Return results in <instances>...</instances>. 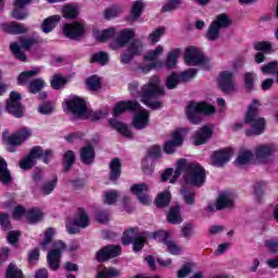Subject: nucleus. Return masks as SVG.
Wrapping results in <instances>:
<instances>
[{
    "mask_svg": "<svg viewBox=\"0 0 278 278\" xmlns=\"http://www.w3.org/2000/svg\"><path fill=\"white\" fill-rule=\"evenodd\" d=\"M182 175V182L189 186H195V188H201L205 184L206 175L205 169L199 165V163L189 162L186 159H179L176 162L175 172L173 168H167L161 175L162 181H168L169 184H175L179 177Z\"/></svg>",
    "mask_w": 278,
    "mask_h": 278,
    "instance_id": "1",
    "label": "nucleus"
},
{
    "mask_svg": "<svg viewBox=\"0 0 278 278\" xmlns=\"http://www.w3.org/2000/svg\"><path fill=\"white\" fill-rule=\"evenodd\" d=\"M128 90L132 97H137V99H139L143 105L150 108V110H160L162 108V102L155 101L157 97L164 94V88L160 85V77L152 76L150 80L143 85L140 92H137L138 83L130 84Z\"/></svg>",
    "mask_w": 278,
    "mask_h": 278,
    "instance_id": "2",
    "label": "nucleus"
},
{
    "mask_svg": "<svg viewBox=\"0 0 278 278\" xmlns=\"http://www.w3.org/2000/svg\"><path fill=\"white\" fill-rule=\"evenodd\" d=\"M123 112H136L132 121L136 129H146V127H149L150 113L147 109H142L140 103L134 101L118 102L113 110V116H121Z\"/></svg>",
    "mask_w": 278,
    "mask_h": 278,
    "instance_id": "3",
    "label": "nucleus"
},
{
    "mask_svg": "<svg viewBox=\"0 0 278 278\" xmlns=\"http://www.w3.org/2000/svg\"><path fill=\"white\" fill-rule=\"evenodd\" d=\"M65 105L70 114H73L76 118H90V121H100L103 118V113L92 111L86 106V101L79 97H72L65 101Z\"/></svg>",
    "mask_w": 278,
    "mask_h": 278,
    "instance_id": "4",
    "label": "nucleus"
},
{
    "mask_svg": "<svg viewBox=\"0 0 278 278\" xmlns=\"http://www.w3.org/2000/svg\"><path fill=\"white\" fill-rule=\"evenodd\" d=\"M216 108L207 102H190L186 108V116L192 125H199L203 121V114H214Z\"/></svg>",
    "mask_w": 278,
    "mask_h": 278,
    "instance_id": "5",
    "label": "nucleus"
},
{
    "mask_svg": "<svg viewBox=\"0 0 278 278\" xmlns=\"http://www.w3.org/2000/svg\"><path fill=\"white\" fill-rule=\"evenodd\" d=\"M260 110V102L254 100L252 104L248 109V113L245 115V123L251 125L252 132L255 136H260V134H264V129L266 128V121L260 116H257V111Z\"/></svg>",
    "mask_w": 278,
    "mask_h": 278,
    "instance_id": "6",
    "label": "nucleus"
},
{
    "mask_svg": "<svg viewBox=\"0 0 278 278\" xmlns=\"http://www.w3.org/2000/svg\"><path fill=\"white\" fill-rule=\"evenodd\" d=\"M42 159L47 164L51 157H53V152L51 150H43L40 147H35L30 150L29 154L20 161V168L23 170H28L36 165V161Z\"/></svg>",
    "mask_w": 278,
    "mask_h": 278,
    "instance_id": "7",
    "label": "nucleus"
},
{
    "mask_svg": "<svg viewBox=\"0 0 278 278\" xmlns=\"http://www.w3.org/2000/svg\"><path fill=\"white\" fill-rule=\"evenodd\" d=\"M185 62L188 66H202V68H210V60L203 55V52L194 47H189L185 53Z\"/></svg>",
    "mask_w": 278,
    "mask_h": 278,
    "instance_id": "8",
    "label": "nucleus"
},
{
    "mask_svg": "<svg viewBox=\"0 0 278 278\" xmlns=\"http://www.w3.org/2000/svg\"><path fill=\"white\" fill-rule=\"evenodd\" d=\"M66 251V244L62 241H55L52 249L47 254L48 266L51 270H58L62 260V253Z\"/></svg>",
    "mask_w": 278,
    "mask_h": 278,
    "instance_id": "9",
    "label": "nucleus"
},
{
    "mask_svg": "<svg viewBox=\"0 0 278 278\" xmlns=\"http://www.w3.org/2000/svg\"><path fill=\"white\" fill-rule=\"evenodd\" d=\"M90 225V217L84 208H78L73 222L66 223L68 233H79V229H86Z\"/></svg>",
    "mask_w": 278,
    "mask_h": 278,
    "instance_id": "10",
    "label": "nucleus"
},
{
    "mask_svg": "<svg viewBox=\"0 0 278 278\" xmlns=\"http://www.w3.org/2000/svg\"><path fill=\"white\" fill-rule=\"evenodd\" d=\"M164 53V47L157 46L155 49L149 50L146 55L144 60L148 62H152L150 65H146L141 67L142 73H150L153 68H162L164 66V62L157 60Z\"/></svg>",
    "mask_w": 278,
    "mask_h": 278,
    "instance_id": "11",
    "label": "nucleus"
},
{
    "mask_svg": "<svg viewBox=\"0 0 278 278\" xmlns=\"http://www.w3.org/2000/svg\"><path fill=\"white\" fill-rule=\"evenodd\" d=\"M230 23L231 22L226 14H219L208 27L206 33L207 40H218V36H220V29H223V27H229Z\"/></svg>",
    "mask_w": 278,
    "mask_h": 278,
    "instance_id": "12",
    "label": "nucleus"
},
{
    "mask_svg": "<svg viewBox=\"0 0 278 278\" xmlns=\"http://www.w3.org/2000/svg\"><path fill=\"white\" fill-rule=\"evenodd\" d=\"M187 134H188V129L186 128H180L175 130L170 136V140L166 141L164 144L165 153L167 154L175 153V149L184 144V138H186Z\"/></svg>",
    "mask_w": 278,
    "mask_h": 278,
    "instance_id": "13",
    "label": "nucleus"
},
{
    "mask_svg": "<svg viewBox=\"0 0 278 278\" xmlns=\"http://www.w3.org/2000/svg\"><path fill=\"white\" fill-rule=\"evenodd\" d=\"M144 51V45L141 40H135L129 43L127 51L123 52L121 55L122 64H129L136 55H140Z\"/></svg>",
    "mask_w": 278,
    "mask_h": 278,
    "instance_id": "14",
    "label": "nucleus"
},
{
    "mask_svg": "<svg viewBox=\"0 0 278 278\" xmlns=\"http://www.w3.org/2000/svg\"><path fill=\"white\" fill-rule=\"evenodd\" d=\"M63 34L66 38L77 40L86 34V26L81 22H74L72 24H65L63 26Z\"/></svg>",
    "mask_w": 278,
    "mask_h": 278,
    "instance_id": "15",
    "label": "nucleus"
},
{
    "mask_svg": "<svg viewBox=\"0 0 278 278\" xmlns=\"http://www.w3.org/2000/svg\"><path fill=\"white\" fill-rule=\"evenodd\" d=\"M7 110L9 114L15 116V118H21L23 116V105H21V93L11 92L10 99L7 102Z\"/></svg>",
    "mask_w": 278,
    "mask_h": 278,
    "instance_id": "16",
    "label": "nucleus"
},
{
    "mask_svg": "<svg viewBox=\"0 0 278 278\" xmlns=\"http://www.w3.org/2000/svg\"><path fill=\"white\" fill-rule=\"evenodd\" d=\"M218 84L223 92H233L236 90V79H233V73L224 71L219 74Z\"/></svg>",
    "mask_w": 278,
    "mask_h": 278,
    "instance_id": "17",
    "label": "nucleus"
},
{
    "mask_svg": "<svg viewBox=\"0 0 278 278\" xmlns=\"http://www.w3.org/2000/svg\"><path fill=\"white\" fill-rule=\"evenodd\" d=\"M118 255H121L119 245H105L97 252L96 260L98 262H108V260L118 257Z\"/></svg>",
    "mask_w": 278,
    "mask_h": 278,
    "instance_id": "18",
    "label": "nucleus"
},
{
    "mask_svg": "<svg viewBox=\"0 0 278 278\" xmlns=\"http://www.w3.org/2000/svg\"><path fill=\"white\" fill-rule=\"evenodd\" d=\"M214 134V127L206 125L197 130L192 136V142L195 144V147H199L201 144H205L212 138V135Z\"/></svg>",
    "mask_w": 278,
    "mask_h": 278,
    "instance_id": "19",
    "label": "nucleus"
},
{
    "mask_svg": "<svg viewBox=\"0 0 278 278\" xmlns=\"http://www.w3.org/2000/svg\"><path fill=\"white\" fill-rule=\"evenodd\" d=\"M233 206V194L229 192H222L216 201V204H210L207 206L208 212H214V210H225L227 207Z\"/></svg>",
    "mask_w": 278,
    "mask_h": 278,
    "instance_id": "20",
    "label": "nucleus"
},
{
    "mask_svg": "<svg viewBox=\"0 0 278 278\" xmlns=\"http://www.w3.org/2000/svg\"><path fill=\"white\" fill-rule=\"evenodd\" d=\"M132 194L138 197V200L142 205H151V195L149 194V185L147 184H138L131 187Z\"/></svg>",
    "mask_w": 278,
    "mask_h": 278,
    "instance_id": "21",
    "label": "nucleus"
},
{
    "mask_svg": "<svg viewBox=\"0 0 278 278\" xmlns=\"http://www.w3.org/2000/svg\"><path fill=\"white\" fill-rule=\"evenodd\" d=\"M231 155H233V150H231V148L219 150L213 153L211 156V164L219 168L220 166H224V164H227L229 160H231Z\"/></svg>",
    "mask_w": 278,
    "mask_h": 278,
    "instance_id": "22",
    "label": "nucleus"
},
{
    "mask_svg": "<svg viewBox=\"0 0 278 278\" xmlns=\"http://www.w3.org/2000/svg\"><path fill=\"white\" fill-rule=\"evenodd\" d=\"M134 36V29L126 28L121 30L118 36L111 41V49H123V47H125V45H127V42H129Z\"/></svg>",
    "mask_w": 278,
    "mask_h": 278,
    "instance_id": "23",
    "label": "nucleus"
},
{
    "mask_svg": "<svg viewBox=\"0 0 278 278\" xmlns=\"http://www.w3.org/2000/svg\"><path fill=\"white\" fill-rule=\"evenodd\" d=\"M29 138H31V129L22 127L15 134L11 135L8 140L12 147H18L26 140H29Z\"/></svg>",
    "mask_w": 278,
    "mask_h": 278,
    "instance_id": "24",
    "label": "nucleus"
},
{
    "mask_svg": "<svg viewBox=\"0 0 278 278\" xmlns=\"http://www.w3.org/2000/svg\"><path fill=\"white\" fill-rule=\"evenodd\" d=\"M20 42L21 47H18L16 43H11L10 49L17 60L25 62L27 56H25V53H23L21 49H24V51L29 50V48L34 45V39H21Z\"/></svg>",
    "mask_w": 278,
    "mask_h": 278,
    "instance_id": "25",
    "label": "nucleus"
},
{
    "mask_svg": "<svg viewBox=\"0 0 278 278\" xmlns=\"http://www.w3.org/2000/svg\"><path fill=\"white\" fill-rule=\"evenodd\" d=\"M277 151V146L275 143H267L257 146L254 150V155L256 160L264 162L266 157H270Z\"/></svg>",
    "mask_w": 278,
    "mask_h": 278,
    "instance_id": "26",
    "label": "nucleus"
},
{
    "mask_svg": "<svg viewBox=\"0 0 278 278\" xmlns=\"http://www.w3.org/2000/svg\"><path fill=\"white\" fill-rule=\"evenodd\" d=\"M254 49L256 51H262V52L256 53V55H255L256 64H262V62H264V60H266V58L264 56V53H270L273 46L268 41H258V42L254 43Z\"/></svg>",
    "mask_w": 278,
    "mask_h": 278,
    "instance_id": "27",
    "label": "nucleus"
},
{
    "mask_svg": "<svg viewBox=\"0 0 278 278\" xmlns=\"http://www.w3.org/2000/svg\"><path fill=\"white\" fill-rule=\"evenodd\" d=\"M31 0H15L14 2V11H13V18L17 21H23V18H27V13L23 11L25 5H29Z\"/></svg>",
    "mask_w": 278,
    "mask_h": 278,
    "instance_id": "28",
    "label": "nucleus"
},
{
    "mask_svg": "<svg viewBox=\"0 0 278 278\" xmlns=\"http://www.w3.org/2000/svg\"><path fill=\"white\" fill-rule=\"evenodd\" d=\"M251 160H253V152L251 150L243 149L239 151V155L235 162L237 166H244L247 164L251 163Z\"/></svg>",
    "mask_w": 278,
    "mask_h": 278,
    "instance_id": "29",
    "label": "nucleus"
},
{
    "mask_svg": "<svg viewBox=\"0 0 278 278\" xmlns=\"http://www.w3.org/2000/svg\"><path fill=\"white\" fill-rule=\"evenodd\" d=\"M116 34V28L111 27L106 28L104 30H94L93 36L98 39L99 42H105L106 40H110V38H113V36Z\"/></svg>",
    "mask_w": 278,
    "mask_h": 278,
    "instance_id": "30",
    "label": "nucleus"
},
{
    "mask_svg": "<svg viewBox=\"0 0 278 278\" xmlns=\"http://www.w3.org/2000/svg\"><path fill=\"white\" fill-rule=\"evenodd\" d=\"M80 160L83 164H92L94 162V149L92 146H86L81 149Z\"/></svg>",
    "mask_w": 278,
    "mask_h": 278,
    "instance_id": "31",
    "label": "nucleus"
},
{
    "mask_svg": "<svg viewBox=\"0 0 278 278\" xmlns=\"http://www.w3.org/2000/svg\"><path fill=\"white\" fill-rule=\"evenodd\" d=\"M38 73H40V68H34L27 72H22L17 77V84L20 86H25V84H27L31 79V77H36Z\"/></svg>",
    "mask_w": 278,
    "mask_h": 278,
    "instance_id": "32",
    "label": "nucleus"
},
{
    "mask_svg": "<svg viewBox=\"0 0 278 278\" xmlns=\"http://www.w3.org/2000/svg\"><path fill=\"white\" fill-rule=\"evenodd\" d=\"M61 16L60 15H52L48 18L45 20L41 29L45 34H49V31H51L55 25H58V22L61 21Z\"/></svg>",
    "mask_w": 278,
    "mask_h": 278,
    "instance_id": "33",
    "label": "nucleus"
},
{
    "mask_svg": "<svg viewBox=\"0 0 278 278\" xmlns=\"http://www.w3.org/2000/svg\"><path fill=\"white\" fill-rule=\"evenodd\" d=\"M181 208L179 206H173L167 215V220L172 225H179L181 223Z\"/></svg>",
    "mask_w": 278,
    "mask_h": 278,
    "instance_id": "34",
    "label": "nucleus"
},
{
    "mask_svg": "<svg viewBox=\"0 0 278 278\" xmlns=\"http://www.w3.org/2000/svg\"><path fill=\"white\" fill-rule=\"evenodd\" d=\"M0 181L2 184H10L12 181V176L10 170H8V163L3 159H0Z\"/></svg>",
    "mask_w": 278,
    "mask_h": 278,
    "instance_id": "35",
    "label": "nucleus"
},
{
    "mask_svg": "<svg viewBox=\"0 0 278 278\" xmlns=\"http://www.w3.org/2000/svg\"><path fill=\"white\" fill-rule=\"evenodd\" d=\"M3 29L8 31V34H25V31H27V27L18 23L4 24Z\"/></svg>",
    "mask_w": 278,
    "mask_h": 278,
    "instance_id": "36",
    "label": "nucleus"
},
{
    "mask_svg": "<svg viewBox=\"0 0 278 278\" xmlns=\"http://www.w3.org/2000/svg\"><path fill=\"white\" fill-rule=\"evenodd\" d=\"M110 168H111L110 179L111 181H116V179L121 177V160L113 159L110 164Z\"/></svg>",
    "mask_w": 278,
    "mask_h": 278,
    "instance_id": "37",
    "label": "nucleus"
},
{
    "mask_svg": "<svg viewBox=\"0 0 278 278\" xmlns=\"http://www.w3.org/2000/svg\"><path fill=\"white\" fill-rule=\"evenodd\" d=\"M42 211L38 208H31L26 211V219L28 223H40L42 220Z\"/></svg>",
    "mask_w": 278,
    "mask_h": 278,
    "instance_id": "38",
    "label": "nucleus"
},
{
    "mask_svg": "<svg viewBox=\"0 0 278 278\" xmlns=\"http://www.w3.org/2000/svg\"><path fill=\"white\" fill-rule=\"evenodd\" d=\"M110 125L114 129L118 130L122 136H125L126 138H131V130L129 129V127H127V125L117 121H111Z\"/></svg>",
    "mask_w": 278,
    "mask_h": 278,
    "instance_id": "39",
    "label": "nucleus"
},
{
    "mask_svg": "<svg viewBox=\"0 0 278 278\" xmlns=\"http://www.w3.org/2000/svg\"><path fill=\"white\" fill-rule=\"evenodd\" d=\"M140 235H138V229L131 228L124 232L122 237V243L124 245L131 244L138 238Z\"/></svg>",
    "mask_w": 278,
    "mask_h": 278,
    "instance_id": "40",
    "label": "nucleus"
},
{
    "mask_svg": "<svg viewBox=\"0 0 278 278\" xmlns=\"http://www.w3.org/2000/svg\"><path fill=\"white\" fill-rule=\"evenodd\" d=\"M179 55H181L180 49H174L168 53L166 61L167 68H175V66H177Z\"/></svg>",
    "mask_w": 278,
    "mask_h": 278,
    "instance_id": "41",
    "label": "nucleus"
},
{
    "mask_svg": "<svg viewBox=\"0 0 278 278\" xmlns=\"http://www.w3.org/2000/svg\"><path fill=\"white\" fill-rule=\"evenodd\" d=\"M262 73L265 75H276V81L278 84V63L277 61H273L267 65L261 67Z\"/></svg>",
    "mask_w": 278,
    "mask_h": 278,
    "instance_id": "42",
    "label": "nucleus"
},
{
    "mask_svg": "<svg viewBox=\"0 0 278 278\" xmlns=\"http://www.w3.org/2000/svg\"><path fill=\"white\" fill-rule=\"evenodd\" d=\"M188 186H193V185H188V184L182 181L181 194H182L187 205H194V193H193L192 190L187 189Z\"/></svg>",
    "mask_w": 278,
    "mask_h": 278,
    "instance_id": "43",
    "label": "nucleus"
},
{
    "mask_svg": "<svg viewBox=\"0 0 278 278\" xmlns=\"http://www.w3.org/2000/svg\"><path fill=\"white\" fill-rule=\"evenodd\" d=\"M63 16L64 18H77V14H79V10L76 5L73 4H66L63 10Z\"/></svg>",
    "mask_w": 278,
    "mask_h": 278,
    "instance_id": "44",
    "label": "nucleus"
},
{
    "mask_svg": "<svg viewBox=\"0 0 278 278\" xmlns=\"http://www.w3.org/2000/svg\"><path fill=\"white\" fill-rule=\"evenodd\" d=\"M121 12H123L121 7H117V5L109 7L108 9L104 10V13H103L104 18L106 21H110L112 18H116V16H118L121 14Z\"/></svg>",
    "mask_w": 278,
    "mask_h": 278,
    "instance_id": "45",
    "label": "nucleus"
},
{
    "mask_svg": "<svg viewBox=\"0 0 278 278\" xmlns=\"http://www.w3.org/2000/svg\"><path fill=\"white\" fill-rule=\"evenodd\" d=\"M157 207H164L170 203V192L164 191L160 193L155 200Z\"/></svg>",
    "mask_w": 278,
    "mask_h": 278,
    "instance_id": "46",
    "label": "nucleus"
},
{
    "mask_svg": "<svg viewBox=\"0 0 278 278\" xmlns=\"http://www.w3.org/2000/svg\"><path fill=\"white\" fill-rule=\"evenodd\" d=\"M118 275H121L118 270L110 267V268H103L102 270L98 271L97 278H114V277H118Z\"/></svg>",
    "mask_w": 278,
    "mask_h": 278,
    "instance_id": "47",
    "label": "nucleus"
},
{
    "mask_svg": "<svg viewBox=\"0 0 278 278\" xmlns=\"http://www.w3.org/2000/svg\"><path fill=\"white\" fill-rule=\"evenodd\" d=\"M142 10H144V2H142V0H137L132 4L131 9V17L134 21H136V18H139V16L142 14Z\"/></svg>",
    "mask_w": 278,
    "mask_h": 278,
    "instance_id": "48",
    "label": "nucleus"
},
{
    "mask_svg": "<svg viewBox=\"0 0 278 278\" xmlns=\"http://www.w3.org/2000/svg\"><path fill=\"white\" fill-rule=\"evenodd\" d=\"M42 88H45V80L42 78H36L29 84V91L33 94L40 92Z\"/></svg>",
    "mask_w": 278,
    "mask_h": 278,
    "instance_id": "49",
    "label": "nucleus"
},
{
    "mask_svg": "<svg viewBox=\"0 0 278 278\" xmlns=\"http://www.w3.org/2000/svg\"><path fill=\"white\" fill-rule=\"evenodd\" d=\"M64 86H66V78L62 77L60 74L54 75L51 80V87L54 90H60V88H64Z\"/></svg>",
    "mask_w": 278,
    "mask_h": 278,
    "instance_id": "50",
    "label": "nucleus"
},
{
    "mask_svg": "<svg viewBox=\"0 0 278 278\" xmlns=\"http://www.w3.org/2000/svg\"><path fill=\"white\" fill-rule=\"evenodd\" d=\"M109 60L110 55H108L106 52H98L91 56L90 62H97L98 64H102V66H104V64H108Z\"/></svg>",
    "mask_w": 278,
    "mask_h": 278,
    "instance_id": "51",
    "label": "nucleus"
},
{
    "mask_svg": "<svg viewBox=\"0 0 278 278\" xmlns=\"http://www.w3.org/2000/svg\"><path fill=\"white\" fill-rule=\"evenodd\" d=\"M243 79L247 90H253V86H255L257 76L254 73H245Z\"/></svg>",
    "mask_w": 278,
    "mask_h": 278,
    "instance_id": "52",
    "label": "nucleus"
},
{
    "mask_svg": "<svg viewBox=\"0 0 278 278\" xmlns=\"http://www.w3.org/2000/svg\"><path fill=\"white\" fill-rule=\"evenodd\" d=\"M194 269V264L193 263H186L178 271H177V277L178 278H186L192 270Z\"/></svg>",
    "mask_w": 278,
    "mask_h": 278,
    "instance_id": "53",
    "label": "nucleus"
},
{
    "mask_svg": "<svg viewBox=\"0 0 278 278\" xmlns=\"http://www.w3.org/2000/svg\"><path fill=\"white\" fill-rule=\"evenodd\" d=\"M164 34H166V29H164L163 27L156 28L149 35L150 42H152L153 45H155V42H160V38H162Z\"/></svg>",
    "mask_w": 278,
    "mask_h": 278,
    "instance_id": "54",
    "label": "nucleus"
},
{
    "mask_svg": "<svg viewBox=\"0 0 278 278\" xmlns=\"http://www.w3.org/2000/svg\"><path fill=\"white\" fill-rule=\"evenodd\" d=\"M7 278H23V271L14 264H10L7 270Z\"/></svg>",
    "mask_w": 278,
    "mask_h": 278,
    "instance_id": "55",
    "label": "nucleus"
},
{
    "mask_svg": "<svg viewBox=\"0 0 278 278\" xmlns=\"http://www.w3.org/2000/svg\"><path fill=\"white\" fill-rule=\"evenodd\" d=\"M118 199V192L117 191H106L103 194V202L106 203V205H114V202Z\"/></svg>",
    "mask_w": 278,
    "mask_h": 278,
    "instance_id": "56",
    "label": "nucleus"
},
{
    "mask_svg": "<svg viewBox=\"0 0 278 278\" xmlns=\"http://www.w3.org/2000/svg\"><path fill=\"white\" fill-rule=\"evenodd\" d=\"M58 184V179H53V180H50L48 182H46L42 187H41V194H43L45 197L47 194H51L53 192V190H55V186Z\"/></svg>",
    "mask_w": 278,
    "mask_h": 278,
    "instance_id": "57",
    "label": "nucleus"
},
{
    "mask_svg": "<svg viewBox=\"0 0 278 278\" xmlns=\"http://www.w3.org/2000/svg\"><path fill=\"white\" fill-rule=\"evenodd\" d=\"M179 81H181V78H179V76L176 73H174L167 77L166 88L168 90H173V89L177 88V85L179 84Z\"/></svg>",
    "mask_w": 278,
    "mask_h": 278,
    "instance_id": "58",
    "label": "nucleus"
},
{
    "mask_svg": "<svg viewBox=\"0 0 278 278\" xmlns=\"http://www.w3.org/2000/svg\"><path fill=\"white\" fill-rule=\"evenodd\" d=\"M198 70L197 68H189L182 72L179 76L180 81H190L193 77L197 76Z\"/></svg>",
    "mask_w": 278,
    "mask_h": 278,
    "instance_id": "59",
    "label": "nucleus"
},
{
    "mask_svg": "<svg viewBox=\"0 0 278 278\" xmlns=\"http://www.w3.org/2000/svg\"><path fill=\"white\" fill-rule=\"evenodd\" d=\"M63 162H64L65 170H68L71 166L75 164V153H73V151L65 152Z\"/></svg>",
    "mask_w": 278,
    "mask_h": 278,
    "instance_id": "60",
    "label": "nucleus"
},
{
    "mask_svg": "<svg viewBox=\"0 0 278 278\" xmlns=\"http://www.w3.org/2000/svg\"><path fill=\"white\" fill-rule=\"evenodd\" d=\"M87 86L89 90H99V88H101V78L98 76H91L87 79Z\"/></svg>",
    "mask_w": 278,
    "mask_h": 278,
    "instance_id": "61",
    "label": "nucleus"
},
{
    "mask_svg": "<svg viewBox=\"0 0 278 278\" xmlns=\"http://www.w3.org/2000/svg\"><path fill=\"white\" fill-rule=\"evenodd\" d=\"M168 232L164 231V230H159L156 232H153L152 235V239L156 240V242H164L166 244V242H168Z\"/></svg>",
    "mask_w": 278,
    "mask_h": 278,
    "instance_id": "62",
    "label": "nucleus"
},
{
    "mask_svg": "<svg viewBox=\"0 0 278 278\" xmlns=\"http://www.w3.org/2000/svg\"><path fill=\"white\" fill-rule=\"evenodd\" d=\"M53 236H55V229L53 228H48L45 232V239L41 242V248L43 250L47 249V245L51 242V238H53Z\"/></svg>",
    "mask_w": 278,
    "mask_h": 278,
    "instance_id": "63",
    "label": "nucleus"
},
{
    "mask_svg": "<svg viewBox=\"0 0 278 278\" xmlns=\"http://www.w3.org/2000/svg\"><path fill=\"white\" fill-rule=\"evenodd\" d=\"M265 247H267L268 251L271 253H278V237L265 240Z\"/></svg>",
    "mask_w": 278,
    "mask_h": 278,
    "instance_id": "64",
    "label": "nucleus"
}]
</instances>
